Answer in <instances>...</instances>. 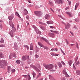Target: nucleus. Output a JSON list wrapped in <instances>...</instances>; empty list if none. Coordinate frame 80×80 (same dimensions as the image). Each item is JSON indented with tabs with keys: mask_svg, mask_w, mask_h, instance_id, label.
Instances as JSON below:
<instances>
[{
	"mask_svg": "<svg viewBox=\"0 0 80 80\" xmlns=\"http://www.w3.org/2000/svg\"><path fill=\"white\" fill-rule=\"evenodd\" d=\"M44 66L46 68V69L48 70H51L54 67V66L52 64H50V65H44Z\"/></svg>",
	"mask_w": 80,
	"mask_h": 80,
	"instance_id": "1",
	"label": "nucleus"
},
{
	"mask_svg": "<svg viewBox=\"0 0 80 80\" xmlns=\"http://www.w3.org/2000/svg\"><path fill=\"white\" fill-rule=\"evenodd\" d=\"M9 25L11 27H12V28L13 31V32H15L16 31L15 28L14 27V25L13 22H9Z\"/></svg>",
	"mask_w": 80,
	"mask_h": 80,
	"instance_id": "2",
	"label": "nucleus"
},
{
	"mask_svg": "<svg viewBox=\"0 0 80 80\" xmlns=\"http://www.w3.org/2000/svg\"><path fill=\"white\" fill-rule=\"evenodd\" d=\"M38 44L41 47L44 48L45 49H48L49 48L47 46H45L44 45H43L40 42H38Z\"/></svg>",
	"mask_w": 80,
	"mask_h": 80,
	"instance_id": "3",
	"label": "nucleus"
},
{
	"mask_svg": "<svg viewBox=\"0 0 80 80\" xmlns=\"http://www.w3.org/2000/svg\"><path fill=\"white\" fill-rule=\"evenodd\" d=\"M55 2L56 3L62 4L63 3V0H54Z\"/></svg>",
	"mask_w": 80,
	"mask_h": 80,
	"instance_id": "4",
	"label": "nucleus"
},
{
	"mask_svg": "<svg viewBox=\"0 0 80 80\" xmlns=\"http://www.w3.org/2000/svg\"><path fill=\"white\" fill-rule=\"evenodd\" d=\"M34 13L37 16H39L41 13V12L40 11H36L34 12Z\"/></svg>",
	"mask_w": 80,
	"mask_h": 80,
	"instance_id": "5",
	"label": "nucleus"
},
{
	"mask_svg": "<svg viewBox=\"0 0 80 80\" xmlns=\"http://www.w3.org/2000/svg\"><path fill=\"white\" fill-rule=\"evenodd\" d=\"M29 57L28 56H27V57L25 56H23L22 57V60L23 61H25L26 59H28Z\"/></svg>",
	"mask_w": 80,
	"mask_h": 80,
	"instance_id": "6",
	"label": "nucleus"
},
{
	"mask_svg": "<svg viewBox=\"0 0 80 80\" xmlns=\"http://www.w3.org/2000/svg\"><path fill=\"white\" fill-rule=\"evenodd\" d=\"M66 13L68 15H69L70 17H72L73 16L72 14L69 12H66Z\"/></svg>",
	"mask_w": 80,
	"mask_h": 80,
	"instance_id": "7",
	"label": "nucleus"
},
{
	"mask_svg": "<svg viewBox=\"0 0 80 80\" xmlns=\"http://www.w3.org/2000/svg\"><path fill=\"white\" fill-rule=\"evenodd\" d=\"M4 66H6L5 65V63L4 62L3 63H1L0 64V68H5Z\"/></svg>",
	"mask_w": 80,
	"mask_h": 80,
	"instance_id": "8",
	"label": "nucleus"
},
{
	"mask_svg": "<svg viewBox=\"0 0 80 80\" xmlns=\"http://www.w3.org/2000/svg\"><path fill=\"white\" fill-rule=\"evenodd\" d=\"M70 24L68 23L67 24L65 25V28L66 29H68L70 28Z\"/></svg>",
	"mask_w": 80,
	"mask_h": 80,
	"instance_id": "9",
	"label": "nucleus"
},
{
	"mask_svg": "<svg viewBox=\"0 0 80 80\" xmlns=\"http://www.w3.org/2000/svg\"><path fill=\"white\" fill-rule=\"evenodd\" d=\"M48 35L52 38L55 37V34L53 33H48Z\"/></svg>",
	"mask_w": 80,
	"mask_h": 80,
	"instance_id": "10",
	"label": "nucleus"
},
{
	"mask_svg": "<svg viewBox=\"0 0 80 80\" xmlns=\"http://www.w3.org/2000/svg\"><path fill=\"white\" fill-rule=\"evenodd\" d=\"M14 18V14H12L11 16H9L8 17V19L9 20H12Z\"/></svg>",
	"mask_w": 80,
	"mask_h": 80,
	"instance_id": "11",
	"label": "nucleus"
},
{
	"mask_svg": "<svg viewBox=\"0 0 80 80\" xmlns=\"http://www.w3.org/2000/svg\"><path fill=\"white\" fill-rule=\"evenodd\" d=\"M13 32H14L12 30L10 31L9 32V34L12 37H13Z\"/></svg>",
	"mask_w": 80,
	"mask_h": 80,
	"instance_id": "12",
	"label": "nucleus"
},
{
	"mask_svg": "<svg viewBox=\"0 0 80 80\" xmlns=\"http://www.w3.org/2000/svg\"><path fill=\"white\" fill-rule=\"evenodd\" d=\"M3 62L4 63V65H7V62L5 60H2L1 61H0V64L1 63H3Z\"/></svg>",
	"mask_w": 80,
	"mask_h": 80,
	"instance_id": "13",
	"label": "nucleus"
},
{
	"mask_svg": "<svg viewBox=\"0 0 80 80\" xmlns=\"http://www.w3.org/2000/svg\"><path fill=\"white\" fill-rule=\"evenodd\" d=\"M30 66L31 67L33 68H34V69H35L36 70H38V68L33 65H30Z\"/></svg>",
	"mask_w": 80,
	"mask_h": 80,
	"instance_id": "14",
	"label": "nucleus"
},
{
	"mask_svg": "<svg viewBox=\"0 0 80 80\" xmlns=\"http://www.w3.org/2000/svg\"><path fill=\"white\" fill-rule=\"evenodd\" d=\"M12 56H13L15 58H16V54L15 53H13L12 54H10L9 57H10V59H11V57Z\"/></svg>",
	"mask_w": 80,
	"mask_h": 80,
	"instance_id": "15",
	"label": "nucleus"
},
{
	"mask_svg": "<svg viewBox=\"0 0 80 80\" xmlns=\"http://www.w3.org/2000/svg\"><path fill=\"white\" fill-rule=\"evenodd\" d=\"M41 39L42 40H43V41H44L45 42H47V43H49V42L48 41V40H47V39H46L45 38L42 37L41 38Z\"/></svg>",
	"mask_w": 80,
	"mask_h": 80,
	"instance_id": "16",
	"label": "nucleus"
},
{
	"mask_svg": "<svg viewBox=\"0 0 80 80\" xmlns=\"http://www.w3.org/2000/svg\"><path fill=\"white\" fill-rule=\"evenodd\" d=\"M50 31L52 32L56 33L57 34H59V33L58 31H53L52 30H50Z\"/></svg>",
	"mask_w": 80,
	"mask_h": 80,
	"instance_id": "17",
	"label": "nucleus"
},
{
	"mask_svg": "<svg viewBox=\"0 0 80 80\" xmlns=\"http://www.w3.org/2000/svg\"><path fill=\"white\" fill-rule=\"evenodd\" d=\"M2 22V21L0 20V29H2L3 28L2 25L0 23Z\"/></svg>",
	"mask_w": 80,
	"mask_h": 80,
	"instance_id": "18",
	"label": "nucleus"
},
{
	"mask_svg": "<svg viewBox=\"0 0 80 80\" xmlns=\"http://www.w3.org/2000/svg\"><path fill=\"white\" fill-rule=\"evenodd\" d=\"M45 18L46 19H48L50 18V16L48 14H46L45 15Z\"/></svg>",
	"mask_w": 80,
	"mask_h": 80,
	"instance_id": "19",
	"label": "nucleus"
},
{
	"mask_svg": "<svg viewBox=\"0 0 80 80\" xmlns=\"http://www.w3.org/2000/svg\"><path fill=\"white\" fill-rule=\"evenodd\" d=\"M23 12L25 14H27L28 13V11L26 9L24 10Z\"/></svg>",
	"mask_w": 80,
	"mask_h": 80,
	"instance_id": "20",
	"label": "nucleus"
},
{
	"mask_svg": "<svg viewBox=\"0 0 80 80\" xmlns=\"http://www.w3.org/2000/svg\"><path fill=\"white\" fill-rule=\"evenodd\" d=\"M58 64L60 68H61L62 66V63L60 62H58Z\"/></svg>",
	"mask_w": 80,
	"mask_h": 80,
	"instance_id": "21",
	"label": "nucleus"
},
{
	"mask_svg": "<svg viewBox=\"0 0 80 80\" xmlns=\"http://www.w3.org/2000/svg\"><path fill=\"white\" fill-rule=\"evenodd\" d=\"M30 50H32L33 49V44L32 43L30 44Z\"/></svg>",
	"mask_w": 80,
	"mask_h": 80,
	"instance_id": "22",
	"label": "nucleus"
},
{
	"mask_svg": "<svg viewBox=\"0 0 80 80\" xmlns=\"http://www.w3.org/2000/svg\"><path fill=\"white\" fill-rule=\"evenodd\" d=\"M0 57L2 58H4V55L2 53H0Z\"/></svg>",
	"mask_w": 80,
	"mask_h": 80,
	"instance_id": "23",
	"label": "nucleus"
},
{
	"mask_svg": "<svg viewBox=\"0 0 80 80\" xmlns=\"http://www.w3.org/2000/svg\"><path fill=\"white\" fill-rule=\"evenodd\" d=\"M42 76V75L41 73H38V75L36 77V79H37L39 77H41Z\"/></svg>",
	"mask_w": 80,
	"mask_h": 80,
	"instance_id": "24",
	"label": "nucleus"
},
{
	"mask_svg": "<svg viewBox=\"0 0 80 80\" xmlns=\"http://www.w3.org/2000/svg\"><path fill=\"white\" fill-rule=\"evenodd\" d=\"M72 60H70L68 62V63L70 66H71L72 65Z\"/></svg>",
	"mask_w": 80,
	"mask_h": 80,
	"instance_id": "25",
	"label": "nucleus"
},
{
	"mask_svg": "<svg viewBox=\"0 0 80 80\" xmlns=\"http://www.w3.org/2000/svg\"><path fill=\"white\" fill-rule=\"evenodd\" d=\"M79 3H76V6L75 7V10H76V9L77 8H78V7L79 6Z\"/></svg>",
	"mask_w": 80,
	"mask_h": 80,
	"instance_id": "26",
	"label": "nucleus"
},
{
	"mask_svg": "<svg viewBox=\"0 0 80 80\" xmlns=\"http://www.w3.org/2000/svg\"><path fill=\"white\" fill-rule=\"evenodd\" d=\"M76 72L77 75H80V71L79 70H77Z\"/></svg>",
	"mask_w": 80,
	"mask_h": 80,
	"instance_id": "27",
	"label": "nucleus"
},
{
	"mask_svg": "<svg viewBox=\"0 0 80 80\" xmlns=\"http://www.w3.org/2000/svg\"><path fill=\"white\" fill-rule=\"evenodd\" d=\"M62 73L64 75H67V73L66 71L65 70H63L62 71Z\"/></svg>",
	"mask_w": 80,
	"mask_h": 80,
	"instance_id": "28",
	"label": "nucleus"
},
{
	"mask_svg": "<svg viewBox=\"0 0 80 80\" xmlns=\"http://www.w3.org/2000/svg\"><path fill=\"white\" fill-rule=\"evenodd\" d=\"M8 70H12V68L10 66H8L7 67Z\"/></svg>",
	"mask_w": 80,
	"mask_h": 80,
	"instance_id": "29",
	"label": "nucleus"
},
{
	"mask_svg": "<svg viewBox=\"0 0 80 80\" xmlns=\"http://www.w3.org/2000/svg\"><path fill=\"white\" fill-rule=\"evenodd\" d=\"M32 74L33 75V78L34 79L35 78V76H36V74L34 72H33L32 73Z\"/></svg>",
	"mask_w": 80,
	"mask_h": 80,
	"instance_id": "30",
	"label": "nucleus"
},
{
	"mask_svg": "<svg viewBox=\"0 0 80 80\" xmlns=\"http://www.w3.org/2000/svg\"><path fill=\"white\" fill-rule=\"evenodd\" d=\"M18 45L15 44H14V48L17 49L18 48Z\"/></svg>",
	"mask_w": 80,
	"mask_h": 80,
	"instance_id": "31",
	"label": "nucleus"
},
{
	"mask_svg": "<svg viewBox=\"0 0 80 80\" xmlns=\"http://www.w3.org/2000/svg\"><path fill=\"white\" fill-rule=\"evenodd\" d=\"M47 23H48V24H52L53 22H52L51 21H47Z\"/></svg>",
	"mask_w": 80,
	"mask_h": 80,
	"instance_id": "32",
	"label": "nucleus"
},
{
	"mask_svg": "<svg viewBox=\"0 0 80 80\" xmlns=\"http://www.w3.org/2000/svg\"><path fill=\"white\" fill-rule=\"evenodd\" d=\"M21 62L20 60H18L16 61V62L18 64H20Z\"/></svg>",
	"mask_w": 80,
	"mask_h": 80,
	"instance_id": "33",
	"label": "nucleus"
},
{
	"mask_svg": "<svg viewBox=\"0 0 80 80\" xmlns=\"http://www.w3.org/2000/svg\"><path fill=\"white\" fill-rule=\"evenodd\" d=\"M6 47L5 44H1L0 45V47L1 48H4Z\"/></svg>",
	"mask_w": 80,
	"mask_h": 80,
	"instance_id": "34",
	"label": "nucleus"
},
{
	"mask_svg": "<svg viewBox=\"0 0 80 80\" xmlns=\"http://www.w3.org/2000/svg\"><path fill=\"white\" fill-rule=\"evenodd\" d=\"M0 42L1 43H3L4 42V40L3 38H1V40H0Z\"/></svg>",
	"mask_w": 80,
	"mask_h": 80,
	"instance_id": "35",
	"label": "nucleus"
},
{
	"mask_svg": "<svg viewBox=\"0 0 80 80\" xmlns=\"http://www.w3.org/2000/svg\"><path fill=\"white\" fill-rule=\"evenodd\" d=\"M24 47L27 48L28 50L29 49V47L28 46H27V45H25L24 46Z\"/></svg>",
	"mask_w": 80,
	"mask_h": 80,
	"instance_id": "36",
	"label": "nucleus"
},
{
	"mask_svg": "<svg viewBox=\"0 0 80 80\" xmlns=\"http://www.w3.org/2000/svg\"><path fill=\"white\" fill-rule=\"evenodd\" d=\"M15 15L18 16V17H20V15L19 14V13L17 12H16L15 13Z\"/></svg>",
	"mask_w": 80,
	"mask_h": 80,
	"instance_id": "37",
	"label": "nucleus"
},
{
	"mask_svg": "<svg viewBox=\"0 0 80 80\" xmlns=\"http://www.w3.org/2000/svg\"><path fill=\"white\" fill-rule=\"evenodd\" d=\"M51 51H58V49H57V48H55V49H51Z\"/></svg>",
	"mask_w": 80,
	"mask_h": 80,
	"instance_id": "38",
	"label": "nucleus"
},
{
	"mask_svg": "<svg viewBox=\"0 0 80 80\" xmlns=\"http://www.w3.org/2000/svg\"><path fill=\"white\" fill-rule=\"evenodd\" d=\"M48 4L50 6H52L53 5V4L52 2H50Z\"/></svg>",
	"mask_w": 80,
	"mask_h": 80,
	"instance_id": "39",
	"label": "nucleus"
},
{
	"mask_svg": "<svg viewBox=\"0 0 80 80\" xmlns=\"http://www.w3.org/2000/svg\"><path fill=\"white\" fill-rule=\"evenodd\" d=\"M76 47H77V48L78 49H79V46H78V43L77 42H76Z\"/></svg>",
	"mask_w": 80,
	"mask_h": 80,
	"instance_id": "40",
	"label": "nucleus"
},
{
	"mask_svg": "<svg viewBox=\"0 0 80 80\" xmlns=\"http://www.w3.org/2000/svg\"><path fill=\"white\" fill-rule=\"evenodd\" d=\"M60 49H61V52H62L63 53V54L64 55H65V54L64 52L63 51H62V49H61V48H60Z\"/></svg>",
	"mask_w": 80,
	"mask_h": 80,
	"instance_id": "41",
	"label": "nucleus"
},
{
	"mask_svg": "<svg viewBox=\"0 0 80 80\" xmlns=\"http://www.w3.org/2000/svg\"><path fill=\"white\" fill-rule=\"evenodd\" d=\"M39 23L40 24H41V25H44V23L40 22V21H39Z\"/></svg>",
	"mask_w": 80,
	"mask_h": 80,
	"instance_id": "42",
	"label": "nucleus"
},
{
	"mask_svg": "<svg viewBox=\"0 0 80 80\" xmlns=\"http://www.w3.org/2000/svg\"><path fill=\"white\" fill-rule=\"evenodd\" d=\"M49 79H50L51 78H52L53 77L51 75H49Z\"/></svg>",
	"mask_w": 80,
	"mask_h": 80,
	"instance_id": "43",
	"label": "nucleus"
},
{
	"mask_svg": "<svg viewBox=\"0 0 80 80\" xmlns=\"http://www.w3.org/2000/svg\"><path fill=\"white\" fill-rule=\"evenodd\" d=\"M78 57L77 56L76 57V58H75V62H77V61L78 60Z\"/></svg>",
	"mask_w": 80,
	"mask_h": 80,
	"instance_id": "44",
	"label": "nucleus"
},
{
	"mask_svg": "<svg viewBox=\"0 0 80 80\" xmlns=\"http://www.w3.org/2000/svg\"><path fill=\"white\" fill-rule=\"evenodd\" d=\"M54 67L55 68H56V70H57L58 68L56 64H55V65H54Z\"/></svg>",
	"mask_w": 80,
	"mask_h": 80,
	"instance_id": "45",
	"label": "nucleus"
},
{
	"mask_svg": "<svg viewBox=\"0 0 80 80\" xmlns=\"http://www.w3.org/2000/svg\"><path fill=\"white\" fill-rule=\"evenodd\" d=\"M61 80H66V79L65 78H61Z\"/></svg>",
	"mask_w": 80,
	"mask_h": 80,
	"instance_id": "46",
	"label": "nucleus"
},
{
	"mask_svg": "<svg viewBox=\"0 0 80 80\" xmlns=\"http://www.w3.org/2000/svg\"><path fill=\"white\" fill-rule=\"evenodd\" d=\"M42 29L44 31H45L46 30V28L45 27H43L42 28Z\"/></svg>",
	"mask_w": 80,
	"mask_h": 80,
	"instance_id": "47",
	"label": "nucleus"
},
{
	"mask_svg": "<svg viewBox=\"0 0 80 80\" xmlns=\"http://www.w3.org/2000/svg\"><path fill=\"white\" fill-rule=\"evenodd\" d=\"M37 67H38L39 68H40V65L39 64H38V65H37Z\"/></svg>",
	"mask_w": 80,
	"mask_h": 80,
	"instance_id": "48",
	"label": "nucleus"
},
{
	"mask_svg": "<svg viewBox=\"0 0 80 80\" xmlns=\"http://www.w3.org/2000/svg\"><path fill=\"white\" fill-rule=\"evenodd\" d=\"M28 80H30L31 78L29 75V74L28 75Z\"/></svg>",
	"mask_w": 80,
	"mask_h": 80,
	"instance_id": "49",
	"label": "nucleus"
},
{
	"mask_svg": "<svg viewBox=\"0 0 80 80\" xmlns=\"http://www.w3.org/2000/svg\"><path fill=\"white\" fill-rule=\"evenodd\" d=\"M31 62V61L30 60H29L28 61V63L29 64Z\"/></svg>",
	"mask_w": 80,
	"mask_h": 80,
	"instance_id": "50",
	"label": "nucleus"
},
{
	"mask_svg": "<svg viewBox=\"0 0 80 80\" xmlns=\"http://www.w3.org/2000/svg\"><path fill=\"white\" fill-rule=\"evenodd\" d=\"M66 76V78H68L69 77V75H68V74H65Z\"/></svg>",
	"mask_w": 80,
	"mask_h": 80,
	"instance_id": "51",
	"label": "nucleus"
},
{
	"mask_svg": "<svg viewBox=\"0 0 80 80\" xmlns=\"http://www.w3.org/2000/svg\"><path fill=\"white\" fill-rule=\"evenodd\" d=\"M61 63L63 64V65H65V62L63 61H61Z\"/></svg>",
	"mask_w": 80,
	"mask_h": 80,
	"instance_id": "52",
	"label": "nucleus"
},
{
	"mask_svg": "<svg viewBox=\"0 0 80 80\" xmlns=\"http://www.w3.org/2000/svg\"><path fill=\"white\" fill-rule=\"evenodd\" d=\"M8 73H9L11 74V71L8 70Z\"/></svg>",
	"mask_w": 80,
	"mask_h": 80,
	"instance_id": "53",
	"label": "nucleus"
},
{
	"mask_svg": "<svg viewBox=\"0 0 80 80\" xmlns=\"http://www.w3.org/2000/svg\"><path fill=\"white\" fill-rule=\"evenodd\" d=\"M79 64V61H78L76 63V65L77 66L78 64Z\"/></svg>",
	"mask_w": 80,
	"mask_h": 80,
	"instance_id": "54",
	"label": "nucleus"
},
{
	"mask_svg": "<svg viewBox=\"0 0 80 80\" xmlns=\"http://www.w3.org/2000/svg\"><path fill=\"white\" fill-rule=\"evenodd\" d=\"M59 55V54H54V56H57Z\"/></svg>",
	"mask_w": 80,
	"mask_h": 80,
	"instance_id": "55",
	"label": "nucleus"
},
{
	"mask_svg": "<svg viewBox=\"0 0 80 80\" xmlns=\"http://www.w3.org/2000/svg\"><path fill=\"white\" fill-rule=\"evenodd\" d=\"M54 53H52L51 54V55L52 56H54Z\"/></svg>",
	"mask_w": 80,
	"mask_h": 80,
	"instance_id": "56",
	"label": "nucleus"
},
{
	"mask_svg": "<svg viewBox=\"0 0 80 80\" xmlns=\"http://www.w3.org/2000/svg\"><path fill=\"white\" fill-rule=\"evenodd\" d=\"M69 7H67L65 8V10H67L68 9H69Z\"/></svg>",
	"mask_w": 80,
	"mask_h": 80,
	"instance_id": "57",
	"label": "nucleus"
},
{
	"mask_svg": "<svg viewBox=\"0 0 80 80\" xmlns=\"http://www.w3.org/2000/svg\"><path fill=\"white\" fill-rule=\"evenodd\" d=\"M35 8H36V9H37L38 8H39V7H38L37 6V5H36L35 7Z\"/></svg>",
	"mask_w": 80,
	"mask_h": 80,
	"instance_id": "58",
	"label": "nucleus"
},
{
	"mask_svg": "<svg viewBox=\"0 0 80 80\" xmlns=\"http://www.w3.org/2000/svg\"><path fill=\"white\" fill-rule=\"evenodd\" d=\"M35 56H36V58H38V55H36Z\"/></svg>",
	"mask_w": 80,
	"mask_h": 80,
	"instance_id": "59",
	"label": "nucleus"
},
{
	"mask_svg": "<svg viewBox=\"0 0 80 80\" xmlns=\"http://www.w3.org/2000/svg\"><path fill=\"white\" fill-rule=\"evenodd\" d=\"M73 68L74 70H76V68L74 66H73Z\"/></svg>",
	"mask_w": 80,
	"mask_h": 80,
	"instance_id": "60",
	"label": "nucleus"
},
{
	"mask_svg": "<svg viewBox=\"0 0 80 80\" xmlns=\"http://www.w3.org/2000/svg\"><path fill=\"white\" fill-rule=\"evenodd\" d=\"M70 32V33H71V34L72 35V36H74V35L73 34V33H72V32Z\"/></svg>",
	"mask_w": 80,
	"mask_h": 80,
	"instance_id": "61",
	"label": "nucleus"
},
{
	"mask_svg": "<svg viewBox=\"0 0 80 80\" xmlns=\"http://www.w3.org/2000/svg\"><path fill=\"white\" fill-rule=\"evenodd\" d=\"M75 21H76V22H78V19L77 18L75 19Z\"/></svg>",
	"mask_w": 80,
	"mask_h": 80,
	"instance_id": "62",
	"label": "nucleus"
},
{
	"mask_svg": "<svg viewBox=\"0 0 80 80\" xmlns=\"http://www.w3.org/2000/svg\"><path fill=\"white\" fill-rule=\"evenodd\" d=\"M68 2H69V5H71V2L68 1Z\"/></svg>",
	"mask_w": 80,
	"mask_h": 80,
	"instance_id": "63",
	"label": "nucleus"
},
{
	"mask_svg": "<svg viewBox=\"0 0 80 80\" xmlns=\"http://www.w3.org/2000/svg\"><path fill=\"white\" fill-rule=\"evenodd\" d=\"M26 18H27V19H28L29 18V17L28 16H27V17H26Z\"/></svg>",
	"mask_w": 80,
	"mask_h": 80,
	"instance_id": "64",
	"label": "nucleus"
}]
</instances>
